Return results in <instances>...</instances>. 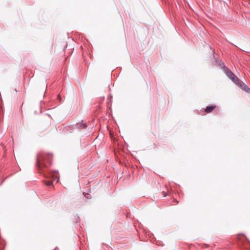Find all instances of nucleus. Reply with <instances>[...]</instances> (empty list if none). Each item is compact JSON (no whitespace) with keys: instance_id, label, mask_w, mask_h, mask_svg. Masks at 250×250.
I'll list each match as a JSON object with an SVG mask.
<instances>
[{"instance_id":"obj_5","label":"nucleus","mask_w":250,"mask_h":250,"mask_svg":"<svg viewBox=\"0 0 250 250\" xmlns=\"http://www.w3.org/2000/svg\"><path fill=\"white\" fill-rule=\"evenodd\" d=\"M52 181H48L46 183V185L48 186H50L52 185Z\"/></svg>"},{"instance_id":"obj_2","label":"nucleus","mask_w":250,"mask_h":250,"mask_svg":"<svg viewBox=\"0 0 250 250\" xmlns=\"http://www.w3.org/2000/svg\"><path fill=\"white\" fill-rule=\"evenodd\" d=\"M225 72L226 75L231 80V81L235 83L236 82H238L239 79L232 73L229 69L226 68L225 69Z\"/></svg>"},{"instance_id":"obj_1","label":"nucleus","mask_w":250,"mask_h":250,"mask_svg":"<svg viewBox=\"0 0 250 250\" xmlns=\"http://www.w3.org/2000/svg\"><path fill=\"white\" fill-rule=\"evenodd\" d=\"M52 156L50 154L42 153L37 157V165L39 169H41L44 167H47V164H50Z\"/></svg>"},{"instance_id":"obj_3","label":"nucleus","mask_w":250,"mask_h":250,"mask_svg":"<svg viewBox=\"0 0 250 250\" xmlns=\"http://www.w3.org/2000/svg\"><path fill=\"white\" fill-rule=\"evenodd\" d=\"M235 84L239 86L241 88L245 90L247 93H250V89L243 82L238 80V82H236Z\"/></svg>"},{"instance_id":"obj_4","label":"nucleus","mask_w":250,"mask_h":250,"mask_svg":"<svg viewBox=\"0 0 250 250\" xmlns=\"http://www.w3.org/2000/svg\"><path fill=\"white\" fill-rule=\"evenodd\" d=\"M215 106H207L205 111L207 113L211 112L215 108Z\"/></svg>"},{"instance_id":"obj_7","label":"nucleus","mask_w":250,"mask_h":250,"mask_svg":"<svg viewBox=\"0 0 250 250\" xmlns=\"http://www.w3.org/2000/svg\"><path fill=\"white\" fill-rule=\"evenodd\" d=\"M58 97H59V98H60V94L58 95Z\"/></svg>"},{"instance_id":"obj_6","label":"nucleus","mask_w":250,"mask_h":250,"mask_svg":"<svg viewBox=\"0 0 250 250\" xmlns=\"http://www.w3.org/2000/svg\"><path fill=\"white\" fill-rule=\"evenodd\" d=\"M82 126H83V128H85L86 127V125L85 124H83Z\"/></svg>"}]
</instances>
